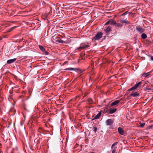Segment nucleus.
<instances>
[{"label":"nucleus","mask_w":153,"mask_h":153,"mask_svg":"<svg viewBox=\"0 0 153 153\" xmlns=\"http://www.w3.org/2000/svg\"><path fill=\"white\" fill-rule=\"evenodd\" d=\"M90 46L88 43H82L81 44L80 46L76 48V50L80 51L82 50L85 49L87 48H89Z\"/></svg>","instance_id":"f257e3e1"},{"label":"nucleus","mask_w":153,"mask_h":153,"mask_svg":"<svg viewBox=\"0 0 153 153\" xmlns=\"http://www.w3.org/2000/svg\"><path fill=\"white\" fill-rule=\"evenodd\" d=\"M136 29L138 33H141L144 32L145 29L141 27L140 25H138L136 26Z\"/></svg>","instance_id":"f03ea898"},{"label":"nucleus","mask_w":153,"mask_h":153,"mask_svg":"<svg viewBox=\"0 0 153 153\" xmlns=\"http://www.w3.org/2000/svg\"><path fill=\"white\" fill-rule=\"evenodd\" d=\"M103 33L101 32L97 33L96 36L94 37L93 39L95 40H100L102 37Z\"/></svg>","instance_id":"7ed1b4c3"},{"label":"nucleus","mask_w":153,"mask_h":153,"mask_svg":"<svg viewBox=\"0 0 153 153\" xmlns=\"http://www.w3.org/2000/svg\"><path fill=\"white\" fill-rule=\"evenodd\" d=\"M113 121L112 119H108L106 121V124L108 126H111L113 123Z\"/></svg>","instance_id":"20e7f679"},{"label":"nucleus","mask_w":153,"mask_h":153,"mask_svg":"<svg viewBox=\"0 0 153 153\" xmlns=\"http://www.w3.org/2000/svg\"><path fill=\"white\" fill-rule=\"evenodd\" d=\"M111 27L110 26H108L107 28L104 30L105 32L106 35H108L111 30Z\"/></svg>","instance_id":"39448f33"},{"label":"nucleus","mask_w":153,"mask_h":153,"mask_svg":"<svg viewBox=\"0 0 153 153\" xmlns=\"http://www.w3.org/2000/svg\"><path fill=\"white\" fill-rule=\"evenodd\" d=\"M118 132L121 135H123L124 133V131L123 129L121 127H119L118 128Z\"/></svg>","instance_id":"423d86ee"},{"label":"nucleus","mask_w":153,"mask_h":153,"mask_svg":"<svg viewBox=\"0 0 153 153\" xmlns=\"http://www.w3.org/2000/svg\"><path fill=\"white\" fill-rule=\"evenodd\" d=\"M79 69L77 68H66L64 70V71H78Z\"/></svg>","instance_id":"0eeeda50"},{"label":"nucleus","mask_w":153,"mask_h":153,"mask_svg":"<svg viewBox=\"0 0 153 153\" xmlns=\"http://www.w3.org/2000/svg\"><path fill=\"white\" fill-rule=\"evenodd\" d=\"M139 95V94L137 93V92L133 91L130 94V96L135 97L138 96Z\"/></svg>","instance_id":"6e6552de"},{"label":"nucleus","mask_w":153,"mask_h":153,"mask_svg":"<svg viewBox=\"0 0 153 153\" xmlns=\"http://www.w3.org/2000/svg\"><path fill=\"white\" fill-rule=\"evenodd\" d=\"M153 71V69L151 71H150V72H148V73H144L142 76H143V77H149V76H150V73H151Z\"/></svg>","instance_id":"1a4fd4ad"},{"label":"nucleus","mask_w":153,"mask_h":153,"mask_svg":"<svg viewBox=\"0 0 153 153\" xmlns=\"http://www.w3.org/2000/svg\"><path fill=\"white\" fill-rule=\"evenodd\" d=\"M16 58H14L13 59L8 60L7 61V63L8 64H10V63H13L16 61Z\"/></svg>","instance_id":"9d476101"},{"label":"nucleus","mask_w":153,"mask_h":153,"mask_svg":"<svg viewBox=\"0 0 153 153\" xmlns=\"http://www.w3.org/2000/svg\"><path fill=\"white\" fill-rule=\"evenodd\" d=\"M101 112L100 111L95 116V117L92 119V120H94L95 119H99L101 115Z\"/></svg>","instance_id":"9b49d317"},{"label":"nucleus","mask_w":153,"mask_h":153,"mask_svg":"<svg viewBox=\"0 0 153 153\" xmlns=\"http://www.w3.org/2000/svg\"><path fill=\"white\" fill-rule=\"evenodd\" d=\"M120 101L119 100H117L112 103L111 104V106H113L116 105L120 102Z\"/></svg>","instance_id":"f8f14e48"},{"label":"nucleus","mask_w":153,"mask_h":153,"mask_svg":"<svg viewBox=\"0 0 153 153\" xmlns=\"http://www.w3.org/2000/svg\"><path fill=\"white\" fill-rule=\"evenodd\" d=\"M117 110V109L116 108L114 109L110 108L109 110V113L110 114H112L115 113Z\"/></svg>","instance_id":"ddd939ff"},{"label":"nucleus","mask_w":153,"mask_h":153,"mask_svg":"<svg viewBox=\"0 0 153 153\" xmlns=\"http://www.w3.org/2000/svg\"><path fill=\"white\" fill-rule=\"evenodd\" d=\"M39 47L40 49L42 51L45 53L47 54L48 52L45 51L44 48L42 46L39 45Z\"/></svg>","instance_id":"4468645a"},{"label":"nucleus","mask_w":153,"mask_h":153,"mask_svg":"<svg viewBox=\"0 0 153 153\" xmlns=\"http://www.w3.org/2000/svg\"><path fill=\"white\" fill-rule=\"evenodd\" d=\"M56 42L58 43H65V42L59 38H57V39H56L55 40Z\"/></svg>","instance_id":"2eb2a0df"},{"label":"nucleus","mask_w":153,"mask_h":153,"mask_svg":"<svg viewBox=\"0 0 153 153\" xmlns=\"http://www.w3.org/2000/svg\"><path fill=\"white\" fill-rule=\"evenodd\" d=\"M141 37L142 39H144L147 38V36L145 33H143L141 35Z\"/></svg>","instance_id":"dca6fc26"},{"label":"nucleus","mask_w":153,"mask_h":153,"mask_svg":"<svg viewBox=\"0 0 153 153\" xmlns=\"http://www.w3.org/2000/svg\"><path fill=\"white\" fill-rule=\"evenodd\" d=\"M120 22L122 23H125V24L129 23V22L127 20H126V19L122 20L120 21Z\"/></svg>","instance_id":"f3484780"},{"label":"nucleus","mask_w":153,"mask_h":153,"mask_svg":"<svg viewBox=\"0 0 153 153\" xmlns=\"http://www.w3.org/2000/svg\"><path fill=\"white\" fill-rule=\"evenodd\" d=\"M123 25L122 24L119 23H117L116 22V24H115V26L118 27H121Z\"/></svg>","instance_id":"a211bd4d"},{"label":"nucleus","mask_w":153,"mask_h":153,"mask_svg":"<svg viewBox=\"0 0 153 153\" xmlns=\"http://www.w3.org/2000/svg\"><path fill=\"white\" fill-rule=\"evenodd\" d=\"M141 82H140L135 84L134 85V87H135V88H136V89L141 84Z\"/></svg>","instance_id":"6ab92c4d"},{"label":"nucleus","mask_w":153,"mask_h":153,"mask_svg":"<svg viewBox=\"0 0 153 153\" xmlns=\"http://www.w3.org/2000/svg\"><path fill=\"white\" fill-rule=\"evenodd\" d=\"M116 24V22L114 21L113 20H110V24L112 25H114L115 26V24Z\"/></svg>","instance_id":"aec40b11"},{"label":"nucleus","mask_w":153,"mask_h":153,"mask_svg":"<svg viewBox=\"0 0 153 153\" xmlns=\"http://www.w3.org/2000/svg\"><path fill=\"white\" fill-rule=\"evenodd\" d=\"M145 125V123H140V127L141 128H143L144 127V126Z\"/></svg>","instance_id":"412c9836"},{"label":"nucleus","mask_w":153,"mask_h":153,"mask_svg":"<svg viewBox=\"0 0 153 153\" xmlns=\"http://www.w3.org/2000/svg\"><path fill=\"white\" fill-rule=\"evenodd\" d=\"M88 101L89 103H92V100L91 99H88Z\"/></svg>","instance_id":"4be33fe9"},{"label":"nucleus","mask_w":153,"mask_h":153,"mask_svg":"<svg viewBox=\"0 0 153 153\" xmlns=\"http://www.w3.org/2000/svg\"><path fill=\"white\" fill-rule=\"evenodd\" d=\"M93 131H94L95 132V133L97 131V127H93Z\"/></svg>","instance_id":"5701e85b"},{"label":"nucleus","mask_w":153,"mask_h":153,"mask_svg":"<svg viewBox=\"0 0 153 153\" xmlns=\"http://www.w3.org/2000/svg\"><path fill=\"white\" fill-rule=\"evenodd\" d=\"M117 142H115L111 146V148L112 149L113 147L115 145H117Z\"/></svg>","instance_id":"b1692460"},{"label":"nucleus","mask_w":153,"mask_h":153,"mask_svg":"<svg viewBox=\"0 0 153 153\" xmlns=\"http://www.w3.org/2000/svg\"><path fill=\"white\" fill-rule=\"evenodd\" d=\"M135 88V87L134 86L133 87L131 88L130 89H129L128 90L129 91H131V90H134V89H136V88Z\"/></svg>","instance_id":"393cba45"},{"label":"nucleus","mask_w":153,"mask_h":153,"mask_svg":"<svg viewBox=\"0 0 153 153\" xmlns=\"http://www.w3.org/2000/svg\"><path fill=\"white\" fill-rule=\"evenodd\" d=\"M116 147L114 148L112 150L111 153H115L116 151Z\"/></svg>","instance_id":"a878e982"},{"label":"nucleus","mask_w":153,"mask_h":153,"mask_svg":"<svg viewBox=\"0 0 153 153\" xmlns=\"http://www.w3.org/2000/svg\"><path fill=\"white\" fill-rule=\"evenodd\" d=\"M128 11H126V12L124 13H123L122 14V16H123V15H126L127 13H128Z\"/></svg>","instance_id":"bb28decb"},{"label":"nucleus","mask_w":153,"mask_h":153,"mask_svg":"<svg viewBox=\"0 0 153 153\" xmlns=\"http://www.w3.org/2000/svg\"><path fill=\"white\" fill-rule=\"evenodd\" d=\"M16 27H12L11 28V30L10 31L13 30V29H15Z\"/></svg>","instance_id":"cd10ccee"},{"label":"nucleus","mask_w":153,"mask_h":153,"mask_svg":"<svg viewBox=\"0 0 153 153\" xmlns=\"http://www.w3.org/2000/svg\"><path fill=\"white\" fill-rule=\"evenodd\" d=\"M108 24H110V20L108 21L105 24V25H107Z\"/></svg>","instance_id":"c85d7f7f"},{"label":"nucleus","mask_w":153,"mask_h":153,"mask_svg":"<svg viewBox=\"0 0 153 153\" xmlns=\"http://www.w3.org/2000/svg\"><path fill=\"white\" fill-rule=\"evenodd\" d=\"M146 89L149 90H152L150 88H146Z\"/></svg>","instance_id":"c756f323"},{"label":"nucleus","mask_w":153,"mask_h":153,"mask_svg":"<svg viewBox=\"0 0 153 153\" xmlns=\"http://www.w3.org/2000/svg\"><path fill=\"white\" fill-rule=\"evenodd\" d=\"M104 38L103 39H105V38L106 37V36H104Z\"/></svg>","instance_id":"7c9ffc66"},{"label":"nucleus","mask_w":153,"mask_h":153,"mask_svg":"<svg viewBox=\"0 0 153 153\" xmlns=\"http://www.w3.org/2000/svg\"><path fill=\"white\" fill-rule=\"evenodd\" d=\"M151 59L153 61V57H151Z\"/></svg>","instance_id":"2f4dec72"},{"label":"nucleus","mask_w":153,"mask_h":153,"mask_svg":"<svg viewBox=\"0 0 153 153\" xmlns=\"http://www.w3.org/2000/svg\"><path fill=\"white\" fill-rule=\"evenodd\" d=\"M94 153V152H91V153Z\"/></svg>","instance_id":"473e14b6"},{"label":"nucleus","mask_w":153,"mask_h":153,"mask_svg":"<svg viewBox=\"0 0 153 153\" xmlns=\"http://www.w3.org/2000/svg\"><path fill=\"white\" fill-rule=\"evenodd\" d=\"M152 87L153 88V85H152Z\"/></svg>","instance_id":"72a5a7b5"}]
</instances>
